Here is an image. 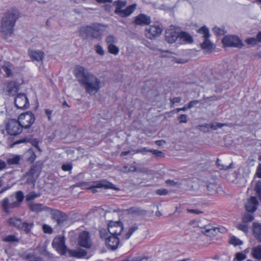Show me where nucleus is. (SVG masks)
I'll return each mask as SVG.
<instances>
[{
  "label": "nucleus",
  "instance_id": "1",
  "mask_svg": "<svg viewBox=\"0 0 261 261\" xmlns=\"http://www.w3.org/2000/svg\"><path fill=\"white\" fill-rule=\"evenodd\" d=\"M74 73L79 83L84 86L86 92L90 95H95L101 88L100 80L84 67L76 66Z\"/></svg>",
  "mask_w": 261,
  "mask_h": 261
},
{
  "label": "nucleus",
  "instance_id": "2",
  "mask_svg": "<svg viewBox=\"0 0 261 261\" xmlns=\"http://www.w3.org/2000/svg\"><path fill=\"white\" fill-rule=\"evenodd\" d=\"M35 120L34 114L29 111L20 114L18 118V121L11 119L9 120L6 124L1 125L0 130H19L20 128L27 129L34 123Z\"/></svg>",
  "mask_w": 261,
  "mask_h": 261
},
{
  "label": "nucleus",
  "instance_id": "3",
  "mask_svg": "<svg viewBox=\"0 0 261 261\" xmlns=\"http://www.w3.org/2000/svg\"><path fill=\"white\" fill-rule=\"evenodd\" d=\"M18 15V10L15 8H11L7 11L3 18L1 30L6 38L12 34L13 27Z\"/></svg>",
  "mask_w": 261,
  "mask_h": 261
},
{
  "label": "nucleus",
  "instance_id": "4",
  "mask_svg": "<svg viewBox=\"0 0 261 261\" xmlns=\"http://www.w3.org/2000/svg\"><path fill=\"white\" fill-rule=\"evenodd\" d=\"M107 28V25L94 23L89 26L82 27L80 30V34L84 38L89 36L100 40Z\"/></svg>",
  "mask_w": 261,
  "mask_h": 261
},
{
  "label": "nucleus",
  "instance_id": "5",
  "mask_svg": "<svg viewBox=\"0 0 261 261\" xmlns=\"http://www.w3.org/2000/svg\"><path fill=\"white\" fill-rule=\"evenodd\" d=\"M24 198L23 193L18 191L11 195L10 199L5 198L1 202V206L5 213H9L11 209L19 207Z\"/></svg>",
  "mask_w": 261,
  "mask_h": 261
},
{
  "label": "nucleus",
  "instance_id": "6",
  "mask_svg": "<svg viewBox=\"0 0 261 261\" xmlns=\"http://www.w3.org/2000/svg\"><path fill=\"white\" fill-rule=\"evenodd\" d=\"M116 6L115 13L121 17H126L130 15L135 10L136 5L133 4L124 8L126 3L122 1H117L114 3Z\"/></svg>",
  "mask_w": 261,
  "mask_h": 261
},
{
  "label": "nucleus",
  "instance_id": "7",
  "mask_svg": "<svg viewBox=\"0 0 261 261\" xmlns=\"http://www.w3.org/2000/svg\"><path fill=\"white\" fill-rule=\"evenodd\" d=\"M53 247L61 255H65L67 248L65 245V238L64 236H59L55 237L51 243Z\"/></svg>",
  "mask_w": 261,
  "mask_h": 261
},
{
  "label": "nucleus",
  "instance_id": "8",
  "mask_svg": "<svg viewBox=\"0 0 261 261\" xmlns=\"http://www.w3.org/2000/svg\"><path fill=\"white\" fill-rule=\"evenodd\" d=\"M198 33L202 35L203 37L204 38V41L201 44V48L203 49L206 50H211L213 47V44L208 39L210 37V31L208 28L206 26H203L198 29Z\"/></svg>",
  "mask_w": 261,
  "mask_h": 261
},
{
  "label": "nucleus",
  "instance_id": "9",
  "mask_svg": "<svg viewBox=\"0 0 261 261\" xmlns=\"http://www.w3.org/2000/svg\"><path fill=\"white\" fill-rule=\"evenodd\" d=\"M40 170L41 168L37 164L31 166L25 175L27 183L34 184L40 174Z\"/></svg>",
  "mask_w": 261,
  "mask_h": 261
},
{
  "label": "nucleus",
  "instance_id": "10",
  "mask_svg": "<svg viewBox=\"0 0 261 261\" xmlns=\"http://www.w3.org/2000/svg\"><path fill=\"white\" fill-rule=\"evenodd\" d=\"M123 230V223L121 222L110 221L108 225V230L111 236L120 235Z\"/></svg>",
  "mask_w": 261,
  "mask_h": 261
},
{
  "label": "nucleus",
  "instance_id": "11",
  "mask_svg": "<svg viewBox=\"0 0 261 261\" xmlns=\"http://www.w3.org/2000/svg\"><path fill=\"white\" fill-rule=\"evenodd\" d=\"M223 44L226 46L240 47L242 43L240 38L235 35H226L222 40Z\"/></svg>",
  "mask_w": 261,
  "mask_h": 261
},
{
  "label": "nucleus",
  "instance_id": "12",
  "mask_svg": "<svg viewBox=\"0 0 261 261\" xmlns=\"http://www.w3.org/2000/svg\"><path fill=\"white\" fill-rule=\"evenodd\" d=\"M92 183L93 185L91 184L90 187H88V190H91L93 193L97 192L96 188H103L105 189H117L113 184L106 180L93 181Z\"/></svg>",
  "mask_w": 261,
  "mask_h": 261
},
{
  "label": "nucleus",
  "instance_id": "13",
  "mask_svg": "<svg viewBox=\"0 0 261 261\" xmlns=\"http://www.w3.org/2000/svg\"><path fill=\"white\" fill-rule=\"evenodd\" d=\"M162 32V29L158 25H150L145 30V36L150 39H153L159 36Z\"/></svg>",
  "mask_w": 261,
  "mask_h": 261
},
{
  "label": "nucleus",
  "instance_id": "14",
  "mask_svg": "<svg viewBox=\"0 0 261 261\" xmlns=\"http://www.w3.org/2000/svg\"><path fill=\"white\" fill-rule=\"evenodd\" d=\"M15 105L18 109H25L29 106L28 97L24 93H18L15 98Z\"/></svg>",
  "mask_w": 261,
  "mask_h": 261
},
{
  "label": "nucleus",
  "instance_id": "15",
  "mask_svg": "<svg viewBox=\"0 0 261 261\" xmlns=\"http://www.w3.org/2000/svg\"><path fill=\"white\" fill-rule=\"evenodd\" d=\"M78 242L80 246L86 248H90L92 246L90 234L86 231H83L80 233Z\"/></svg>",
  "mask_w": 261,
  "mask_h": 261
},
{
  "label": "nucleus",
  "instance_id": "16",
  "mask_svg": "<svg viewBox=\"0 0 261 261\" xmlns=\"http://www.w3.org/2000/svg\"><path fill=\"white\" fill-rule=\"evenodd\" d=\"M179 32L173 27H170L165 32V38L166 41L170 43L178 41Z\"/></svg>",
  "mask_w": 261,
  "mask_h": 261
},
{
  "label": "nucleus",
  "instance_id": "17",
  "mask_svg": "<svg viewBox=\"0 0 261 261\" xmlns=\"http://www.w3.org/2000/svg\"><path fill=\"white\" fill-rule=\"evenodd\" d=\"M50 215L52 219L57 222L58 226L61 225L68 220V216L66 214L58 210H51Z\"/></svg>",
  "mask_w": 261,
  "mask_h": 261
},
{
  "label": "nucleus",
  "instance_id": "18",
  "mask_svg": "<svg viewBox=\"0 0 261 261\" xmlns=\"http://www.w3.org/2000/svg\"><path fill=\"white\" fill-rule=\"evenodd\" d=\"M228 124L226 123H221L217 122H213L210 123H204L203 124L199 125L197 126V129L200 130H204L205 129L209 130L210 129L214 130L221 129L222 127L228 126Z\"/></svg>",
  "mask_w": 261,
  "mask_h": 261
},
{
  "label": "nucleus",
  "instance_id": "19",
  "mask_svg": "<svg viewBox=\"0 0 261 261\" xmlns=\"http://www.w3.org/2000/svg\"><path fill=\"white\" fill-rule=\"evenodd\" d=\"M119 243L120 241L118 237L111 235L106 239L105 242L108 248L112 250H116L118 248Z\"/></svg>",
  "mask_w": 261,
  "mask_h": 261
},
{
  "label": "nucleus",
  "instance_id": "20",
  "mask_svg": "<svg viewBox=\"0 0 261 261\" xmlns=\"http://www.w3.org/2000/svg\"><path fill=\"white\" fill-rule=\"evenodd\" d=\"M258 202L255 197H251L245 204L246 210L249 213H253L257 209Z\"/></svg>",
  "mask_w": 261,
  "mask_h": 261
},
{
  "label": "nucleus",
  "instance_id": "21",
  "mask_svg": "<svg viewBox=\"0 0 261 261\" xmlns=\"http://www.w3.org/2000/svg\"><path fill=\"white\" fill-rule=\"evenodd\" d=\"M252 234L255 239L261 243V223L253 222L252 223Z\"/></svg>",
  "mask_w": 261,
  "mask_h": 261
},
{
  "label": "nucleus",
  "instance_id": "22",
  "mask_svg": "<svg viewBox=\"0 0 261 261\" xmlns=\"http://www.w3.org/2000/svg\"><path fill=\"white\" fill-rule=\"evenodd\" d=\"M20 83L15 81L8 83L6 90L9 95H14L18 91Z\"/></svg>",
  "mask_w": 261,
  "mask_h": 261
},
{
  "label": "nucleus",
  "instance_id": "23",
  "mask_svg": "<svg viewBox=\"0 0 261 261\" xmlns=\"http://www.w3.org/2000/svg\"><path fill=\"white\" fill-rule=\"evenodd\" d=\"M135 21L136 24L143 25L149 24L151 19L149 16L144 14H140L135 17Z\"/></svg>",
  "mask_w": 261,
  "mask_h": 261
},
{
  "label": "nucleus",
  "instance_id": "24",
  "mask_svg": "<svg viewBox=\"0 0 261 261\" xmlns=\"http://www.w3.org/2000/svg\"><path fill=\"white\" fill-rule=\"evenodd\" d=\"M193 39L192 36L185 32H179L178 42L180 44H187L192 43Z\"/></svg>",
  "mask_w": 261,
  "mask_h": 261
},
{
  "label": "nucleus",
  "instance_id": "25",
  "mask_svg": "<svg viewBox=\"0 0 261 261\" xmlns=\"http://www.w3.org/2000/svg\"><path fill=\"white\" fill-rule=\"evenodd\" d=\"M204 230L202 232L208 237H212L216 236L218 232H219V229L218 227H212L210 225H205L203 227Z\"/></svg>",
  "mask_w": 261,
  "mask_h": 261
},
{
  "label": "nucleus",
  "instance_id": "26",
  "mask_svg": "<svg viewBox=\"0 0 261 261\" xmlns=\"http://www.w3.org/2000/svg\"><path fill=\"white\" fill-rule=\"evenodd\" d=\"M29 54L33 61L41 62L44 53L41 50H29Z\"/></svg>",
  "mask_w": 261,
  "mask_h": 261
},
{
  "label": "nucleus",
  "instance_id": "27",
  "mask_svg": "<svg viewBox=\"0 0 261 261\" xmlns=\"http://www.w3.org/2000/svg\"><path fill=\"white\" fill-rule=\"evenodd\" d=\"M25 142H30L35 147H36L37 148H39L38 140L37 139H32L31 138L28 137H24L22 139L15 141L13 145Z\"/></svg>",
  "mask_w": 261,
  "mask_h": 261
},
{
  "label": "nucleus",
  "instance_id": "28",
  "mask_svg": "<svg viewBox=\"0 0 261 261\" xmlns=\"http://www.w3.org/2000/svg\"><path fill=\"white\" fill-rule=\"evenodd\" d=\"M126 211L128 214L135 215L136 216L145 215L147 212L146 211L137 207H130Z\"/></svg>",
  "mask_w": 261,
  "mask_h": 261
},
{
  "label": "nucleus",
  "instance_id": "29",
  "mask_svg": "<svg viewBox=\"0 0 261 261\" xmlns=\"http://www.w3.org/2000/svg\"><path fill=\"white\" fill-rule=\"evenodd\" d=\"M47 207H44L42 204L32 203L29 205L30 210L35 213H39L45 210Z\"/></svg>",
  "mask_w": 261,
  "mask_h": 261
},
{
  "label": "nucleus",
  "instance_id": "30",
  "mask_svg": "<svg viewBox=\"0 0 261 261\" xmlns=\"http://www.w3.org/2000/svg\"><path fill=\"white\" fill-rule=\"evenodd\" d=\"M9 225H12L18 229H19L21 227V224L22 222L21 219L17 218H11L8 220Z\"/></svg>",
  "mask_w": 261,
  "mask_h": 261
},
{
  "label": "nucleus",
  "instance_id": "31",
  "mask_svg": "<svg viewBox=\"0 0 261 261\" xmlns=\"http://www.w3.org/2000/svg\"><path fill=\"white\" fill-rule=\"evenodd\" d=\"M33 226L34 223L33 222L28 223L27 222H23L21 224V227L19 229L23 230L27 234L30 232Z\"/></svg>",
  "mask_w": 261,
  "mask_h": 261
},
{
  "label": "nucleus",
  "instance_id": "32",
  "mask_svg": "<svg viewBox=\"0 0 261 261\" xmlns=\"http://www.w3.org/2000/svg\"><path fill=\"white\" fill-rule=\"evenodd\" d=\"M21 159V156L19 155H12L7 160V162L9 165H18Z\"/></svg>",
  "mask_w": 261,
  "mask_h": 261
},
{
  "label": "nucleus",
  "instance_id": "33",
  "mask_svg": "<svg viewBox=\"0 0 261 261\" xmlns=\"http://www.w3.org/2000/svg\"><path fill=\"white\" fill-rule=\"evenodd\" d=\"M251 253L254 258L261 259V245H258L254 247Z\"/></svg>",
  "mask_w": 261,
  "mask_h": 261
},
{
  "label": "nucleus",
  "instance_id": "34",
  "mask_svg": "<svg viewBox=\"0 0 261 261\" xmlns=\"http://www.w3.org/2000/svg\"><path fill=\"white\" fill-rule=\"evenodd\" d=\"M139 229L138 226L137 224H134L131 226L128 229V232L125 234L124 238L127 240L128 239L133 233Z\"/></svg>",
  "mask_w": 261,
  "mask_h": 261
},
{
  "label": "nucleus",
  "instance_id": "35",
  "mask_svg": "<svg viewBox=\"0 0 261 261\" xmlns=\"http://www.w3.org/2000/svg\"><path fill=\"white\" fill-rule=\"evenodd\" d=\"M254 219L252 214L245 213L242 216V220L243 222L245 223H249L252 221Z\"/></svg>",
  "mask_w": 261,
  "mask_h": 261
},
{
  "label": "nucleus",
  "instance_id": "36",
  "mask_svg": "<svg viewBox=\"0 0 261 261\" xmlns=\"http://www.w3.org/2000/svg\"><path fill=\"white\" fill-rule=\"evenodd\" d=\"M117 42V39L113 35H109L106 38V42L108 46L116 44Z\"/></svg>",
  "mask_w": 261,
  "mask_h": 261
},
{
  "label": "nucleus",
  "instance_id": "37",
  "mask_svg": "<svg viewBox=\"0 0 261 261\" xmlns=\"http://www.w3.org/2000/svg\"><path fill=\"white\" fill-rule=\"evenodd\" d=\"M108 51L114 55H117L119 53V48L115 44L108 46Z\"/></svg>",
  "mask_w": 261,
  "mask_h": 261
},
{
  "label": "nucleus",
  "instance_id": "38",
  "mask_svg": "<svg viewBox=\"0 0 261 261\" xmlns=\"http://www.w3.org/2000/svg\"><path fill=\"white\" fill-rule=\"evenodd\" d=\"M229 243L230 244L234 245V246H239L243 244V242L234 236H232L230 238L229 241Z\"/></svg>",
  "mask_w": 261,
  "mask_h": 261
},
{
  "label": "nucleus",
  "instance_id": "39",
  "mask_svg": "<svg viewBox=\"0 0 261 261\" xmlns=\"http://www.w3.org/2000/svg\"><path fill=\"white\" fill-rule=\"evenodd\" d=\"M213 31L215 34L217 36L223 35L226 33L224 27H218L216 26L213 28Z\"/></svg>",
  "mask_w": 261,
  "mask_h": 261
},
{
  "label": "nucleus",
  "instance_id": "40",
  "mask_svg": "<svg viewBox=\"0 0 261 261\" xmlns=\"http://www.w3.org/2000/svg\"><path fill=\"white\" fill-rule=\"evenodd\" d=\"M5 242H18L19 239L14 235H9L3 239Z\"/></svg>",
  "mask_w": 261,
  "mask_h": 261
},
{
  "label": "nucleus",
  "instance_id": "41",
  "mask_svg": "<svg viewBox=\"0 0 261 261\" xmlns=\"http://www.w3.org/2000/svg\"><path fill=\"white\" fill-rule=\"evenodd\" d=\"M247 258V255L243 252H239L236 253L234 261H243Z\"/></svg>",
  "mask_w": 261,
  "mask_h": 261
},
{
  "label": "nucleus",
  "instance_id": "42",
  "mask_svg": "<svg viewBox=\"0 0 261 261\" xmlns=\"http://www.w3.org/2000/svg\"><path fill=\"white\" fill-rule=\"evenodd\" d=\"M92 182H79L75 184L73 186L76 187H81L83 189H88V187H90Z\"/></svg>",
  "mask_w": 261,
  "mask_h": 261
},
{
  "label": "nucleus",
  "instance_id": "43",
  "mask_svg": "<svg viewBox=\"0 0 261 261\" xmlns=\"http://www.w3.org/2000/svg\"><path fill=\"white\" fill-rule=\"evenodd\" d=\"M220 160L219 159H217L216 161V164L217 166L221 170H227L228 169L232 168H233V164L231 163L229 166H224L223 165H221L220 164Z\"/></svg>",
  "mask_w": 261,
  "mask_h": 261
},
{
  "label": "nucleus",
  "instance_id": "44",
  "mask_svg": "<svg viewBox=\"0 0 261 261\" xmlns=\"http://www.w3.org/2000/svg\"><path fill=\"white\" fill-rule=\"evenodd\" d=\"M39 196V194H36L35 192H31L26 195L25 200L27 201L32 200L35 198L38 197Z\"/></svg>",
  "mask_w": 261,
  "mask_h": 261
},
{
  "label": "nucleus",
  "instance_id": "45",
  "mask_svg": "<svg viewBox=\"0 0 261 261\" xmlns=\"http://www.w3.org/2000/svg\"><path fill=\"white\" fill-rule=\"evenodd\" d=\"M236 227L238 229L243 231L245 233L248 232V226L246 224H239L237 225Z\"/></svg>",
  "mask_w": 261,
  "mask_h": 261
},
{
  "label": "nucleus",
  "instance_id": "46",
  "mask_svg": "<svg viewBox=\"0 0 261 261\" xmlns=\"http://www.w3.org/2000/svg\"><path fill=\"white\" fill-rule=\"evenodd\" d=\"M95 51L97 54H98L100 56L104 55L105 51L103 47L101 45H100L99 44L96 45L95 46Z\"/></svg>",
  "mask_w": 261,
  "mask_h": 261
},
{
  "label": "nucleus",
  "instance_id": "47",
  "mask_svg": "<svg viewBox=\"0 0 261 261\" xmlns=\"http://www.w3.org/2000/svg\"><path fill=\"white\" fill-rule=\"evenodd\" d=\"M151 149H148L147 147H143L140 149L134 150L135 153H141L143 154H146L147 152H150Z\"/></svg>",
  "mask_w": 261,
  "mask_h": 261
},
{
  "label": "nucleus",
  "instance_id": "48",
  "mask_svg": "<svg viewBox=\"0 0 261 261\" xmlns=\"http://www.w3.org/2000/svg\"><path fill=\"white\" fill-rule=\"evenodd\" d=\"M100 237L102 239H104L106 241V239L109 236L106 229H101L99 230Z\"/></svg>",
  "mask_w": 261,
  "mask_h": 261
},
{
  "label": "nucleus",
  "instance_id": "49",
  "mask_svg": "<svg viewBox=\"0 0 261 261\" xmlns=\"http://www.w3.org/2000/svg\"><path fill=\"white\" fill-rule=\"evenodd\" d=\"M2 69L5 71V72L6 73L7 76H10L12 75L10 65H4L2 67Z\"/></svg>",
  "mask_w": 261,
  "mask_h": 261
},
{
  "label": "nucleus",
  "instance_id": "50",
  "mask_svg": "<svg viewBox=\"0 0 261 261\" xmlns=\"http://www.w3.org/2000/svg\"><path fill=\"white\" fill-rule=\"evenodd\" d=\"M42 229L44 233L50 234L53 232V229L51 227L47 224H43L42 226Z\"/></svg>",
  "mask_w": 261,
  "mask_h": 261
},
{
  "label": "nucleus",
  "instance_id": "51",
  "mask_svg": "<svg viewBox=\"0 0 261 261\" xmlns=\"http://www.w3.org/2000/svg\"><path fill=\"white\" fill-rule=\"evenodd\" d=\"M151 152L155 157H164V153L161 151L155 149H151Z\"/></svg>",
  "mask_w": 261,
  "mask_h": 261
},
{
  "label": "nucleus",
  "instance_id": "52",
  "mask_svg": "<svg viewBox=\"0 0 261 261\" xmlns=\"http://www.w3.org/2000/svg\"><path fill=\"white\" fill-rule=\"evenodd\" d=\"M148 257L146 256H135L131 258V261H147Z\"/></svg>",
  "mask_w": 261,
  "mask_h": 261
},
{
  "label": "nucleus",
  "instance_id": "53",
  "mask_svg": "<svg viewBox=\"0 0 261 261\" xmlns=\"http://www.w3.org/2000/svg\"><path fill=\"white\" fill-rule=\"evenodd\" d=\"M77 252L78 255L77 258L84 257L86 256L87 254V252L85 250L82 249L77 250Z\"/></svg>",
  "mask_w": 261,
  "mask_h": 261
},
{
  "label": "nucleus",
  "instance_id": "54",
  "mask_svg": "<svg viewBox=\"0 0 261 261\" xmlns=\"http://www.w3.org/2000/svg\"><path fill=\"white\" fill-rule=\"evenodd\" d=\"M61 168L65 171H71L72 168V165L71 164H63L62 165Z\"/></svg>",
  "mask_w": 261,
  "mask_h": 261
},
{
  "label": "nucleus",
  "instance_id": "55",
  "mask_svg": "<svg viewBox=\"0 0 261 261\" xmlns=\"http://www.w3.org/2000/svg\"><path fill=\"white\" fill-rule=\"evenodd\" d=\"M257 39L254 37L248 38L246 39V41L248 44L254 45L257 42Z\"/></svg>",
  "mask_w": 261,
  "mask_h": 261
},
{
  "label": "nucleus",
  "instance_id": "56",
  "mask_svg": "<svg viewBox=\"0 0 261 261\" xmlns=\"http://www.w3.org/2000/svg\"><path fill=\"white\" fill-rule=\"evenodd\" d=\"M67 252L68 253L70 256L77 258V250L67 249Z\"/></svg>",
  "mask_w": 261,
  "mask_h": 261
},
{
  "label": "nucleus",
  "instance_id": "57",
  "mask_svg": "<svg viewBox=\"0 0 261 261\" xmlns=\"http://www.w3.org/2000/svg\"><path fill=\"white\" fill-rule=\"evenodd\" d=\"M178 119L180 123H186L187 121V116L186 115L182 114L178 117Z\"/></svg>",
  "mask_w": 261,
  "mask_h": 261
},
{
  "label": "nucleus",
  "instance_id": "58",
  "mask_svg": "<svg viewBox=\"0 0 261 261\" xmlns=\"http://www.w3.org/2000/svg\"><path fill=\"white\" fill-rule=\"evenodd\" d=\"M187 211L190 213H194L197 215L203 213V212L199 211L197 209H188Z\"/></svg>",
  "mask_w": 261,
  "mask_h": 261
},
{
  "label": "nucleus",
  "instance_id": "59",
  "mask_svg": "<svg viewBox=\"0 0 261 261\" xmlns=\"http://www.w3.org/2000/svg\"><path fill=\"white\" fill-rule=\"evenodd\" d=\"M137 170V168L135 166H134L133 165H131L130 166V167H129V168L128 169V170L125 171V172L126 173L134 172H136Z\"/></svg>",
  "mask_w": 261,
  "mask_h": 261
},
{
  "label": "nucleus",
  "instance_id": "60",
  "mask_svg": "<svg viewBox=\"0 0 261 261\" xmlns=\"http://www.w3.org/2000/svg\"><path fill=\"white\" fill-rule=\"evenodd\" d=\"M156 193L160 195H165L168 193V191L166 189H159L156 190Z\"/></svg>",
  "mask_w": 261,
  "mask_h": 261
},
{
  "label": "nucleus",
  "instance_id": "61",
  "mask_svg": "<svg viewBox=\"0 0 261 261\" xmlns=\"http://www.w3.org/2000/svg\"><path fill=\"white\" fill-rule=\"evenodd\" d=\"M7 167L6 162L0 159V171L5 169Z\"/></svg>",
  "mask_w": 261,
  "mask_h": 261
},
{
  "label": "nucleus",
  "instance_id": "62",
  "mask_svg": "<svg viewBox=\"0 0 261 261\" xmlns=\"http://www.w3.org/2000/svg\"><path fill=\"white\" fill-rule=\"evenodd\" d=\"M256 174L258 177L261 178V164H259L257 168Z\"/></svg>",
  "mask_w": 261,
  "mask_h": 261
},
{
  "label": "nucleus",
  "instance_id": "63",
  "mask_svg": "<svg viewBox=\"0 0 261 261\" xmlns=\"http://www.w3.org/2000/svg\"><path fill=\"white\" fill-rule=\"evenodd\" d=\"M181 98L179 97H174L171 100V103L172 105H174L175 103H178L180 101Z\"/></svg>",
  "mask_w": 261,
  "mask_h": 261
},
{
  "label": "nucleus",
  "instance_id": "64",
  "mask_svg": "<svg viewBox=\"0 0 261 261\" xmlns=\"http://www.w3.org/2000/svg\"><path fill=\"white\" fill-rule=\"evenodd\" d=\"M215 185L213 184H209L206 185V189L207 191L211 192L215 188Z\"/></svg>",
  "mask_w": 261,
  "mask_h": 261
}]
</instances>
